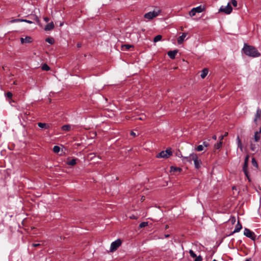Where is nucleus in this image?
Listing matches in <instances>:
<instances>
[{
    "mask_svg": "<svg viewBox=\"0 0 261 261\" xmlns=\"http://www.w3.org/2000/svg\"><path fill=\"white\" fill-rule=\"evenodd\" d=\"M182 158V161H187L190 163H192V161H194L195 168L199 169L201 165V161L198 159L197 155L196 153H192L188 156H181Z\"/></svg>",
    "mask_w": 261,
    "mask_h": 261,
    "instance_id": "f257e3e1",
    "label": "nucleus"
},
{
    "mask_svg": "<svg viewBox=\"0 0 261 261\" xmlns=\"http://www.w3.org/2000/svg\"><path fill=\"white\" fill-rule=\"evenodd\" d=\"M245 55L252 57H257L260 56V54L254 47L245 44L243 49Z\"/></svg>",
    "mask_w": 261,
    "mask_h": 261,
    "instance_id": "f03ea898",
    "label": "nucleus"
},
{
    "mask_svg": "<svg viewBox=\"0 0 261 261\" xmlns=\"http://www.w3.org/2000/svg\"><path fill=\"white\" fill-rule=\"evenodd\" d=\"M161 12V10L160 9L156 8L154 9V10L152 12H149L147 13H145L144 15V17L145 18L151 20L153 18L158 16L160 14Z\"/></svg>",
    "mask_w": 261,
    "mask_h": 261,
    "instance_id": "7ed1b4c3",
    "label": "nucleus"
},
{
    "mask_svg": "<svg viewBox=\"0 0 261 261\" xmlns=\"http://www.w3.org/2000/svg\"><path fill=\"white\" fill-rule=\"evenodd\" d=\"M250 148L252 151L257 152L261 149V142H255L253 140L250 141Z\"/></svg>",
    "mask_w": 261,
    "mask_h": 261,
    "instance_id": "20e7f679",
    "label": "nucleus"
},
{
    "mask_svg": "<svg viewBox=\"0 0 261 261\" xmlns=\"http://www.w3.org/2000/svg\"><path fill=\"white\" fill-rule=\"evenodd\" d=\"M172 154L171 149H167L166 150L161 151L156 155L157 158H168Z\"/></svg>",
    "mask_w": 261,
    "mask_h": 261,
    "instance_id": "39448f33",
    "label": "nucleus"
},
{
    "mask_svg": "<svg viewBox=\"0 0 261 261\" xmlns=\"http://www.w3.org/2000/svg\"><path fill=\"white\" fill-rule=\"evenodd\" d=\"M244 234L246 237L250 238L253 241H255L256 239V236L254 233V232L250 230L249 229L247 228H245L244 231Z\"/></svg>",
    "mask_w": 261,
    "mask_h": 261,
    "instance_id": "423d86ee",
    "label": "nucleus"
},
{
    "mask_svg": "<svg viewBox=\"0 0 261 261\" xmlns=\"http://www.w3.org/2000/svg\"><path fill=\"white\" fill-rule=\"evenodd\" d=\"M121 241L120 239H117L116 241L113 242L110 246V251L113 252L117 250V249L121 245Z\"/></svg>",
    "mask_w": 261,
    "mask_h": 261,
    "instance_id": "0eeeda50",
    "label": "nucleus"
},
{
    "mask_svg": "<svg viewBox=\"0 0 261 261\" xmlns=\"http://www.w3.org/2000/svg\"><path fill=\"white\" fill-rule=\"evenodd\" d=\"M232 10V7L230 3H228L226 7L221 6L219 9L220 12H222L226 14H229Z\"/></svg>",
    "mask_w": 261,
    "mask_h": 261,
    "instance_id": "6e6552de",
    "label": "nucleus"
},
{
    "mask_svg": "<svg viewBox=\"0 0 261 261\" xmlns=\"http://www.w3.org/2000/svg\"><path fill=\"white\" fill-rule=\"evenodd\" d=\"M204 10V8H202L201 6H198L196 8H193L189 12V14L190 16H194L196 13H201Z\"/></svg>",
    "mask_w": 261,
    "mask_h": 261,
    "instance_id": "1a4fd4ad",
    "label": "nucleus"
},
{
    "mask_svg": "<svg viewBox=\"0 0 261 261\" xmlns=\"http://www.w3.org/2000/svg\"><path fill=\"white\" fill-rule=\"evenodd\" d=\"M254 122L256 126H259V132H261V115H255L254 119Z\"/></svg>",
    "mask_w": 261,
    "mask_h": 261,
    "instance_id": "9d476101",
    "label": "nucleus"
},
{
    "mask_svg": "<svg viewBox=\"0 0 261 261\" xmlns=\"http://www.w3.org/2000/svg\"><path fill=\"white\" fill-rule=\"evenodd\" d=\"M260 134L261 132H259V130H257L255 132L254 137L251 140H253V141L255 142H259L260 139Z\"/></svg>",
    "mask_w": 261,
    "mask_h": 261,
    "instance_id": "9b49d317",
    "label": "nucleus"
},
{
    "mask_svg": "<svg viewBox=\"0 0 261 261\" xmlns=\"http://www.w3.org/2000/svg\"><path fill=\"white\" fill-rule=\"evenodd\" d=\"M242 228V226L241 224L240 223L239 221L238 222V223L237 224L236 227L234 229V230L228 236H230L231 235H232L233 233L239 232L241 229Z\"/></svg>",
    "mask_w": 261,
    "mask_h": 261,
    "instance_id": "f8f14e48",
    "label": "nucleus"
},
{
    "mask_svg": "<svg viewBox=\"0 0 261 261\" xmlns=\"http://www.w3.org/2000/svg\"><path fill=\"white\" fill-rule=\"evenodd\" d=\"M20 41L22 44L31 43L32 41V38L29 36H27L24 38H21Z\"/></svg>",
    "mask_w": 261,
    "mask_h": 261,
    "instance_id": "ddd939ff",
    "label": "nucleus"
},
{
    "mask_svg": "<svg viewBox=\"0 0 261 261\" xmlns=\"http://www.w3.org/2000/svg\"><path fill=\"white\" fill-rule=\"evenodd\" d=\"M27 115H20V116H19V119L20 120L21 124L23 127H25L27 125V122H25V118H27Z\"/></svg>",
    "mask_w": 261,
    "mask_h": 261,
    "instance_id": "4468645a",
    "label": "nucleus"
},
{
    "mask_svg": "<svg viewBox=\"0 0 261 261\" xmlns=\"http://www.w3.org/2000/svg\"><path fill=\"white\" fill-rule=\"evenodd\" d=\"M177 53V50H171L168 52V55L171 59H173L175 58V56Z\"/></svg>",
    "mask_w": 261,
    "mask_h": 261,
    "instance_id": "2eb2a0df",
    "label": "nucleus"
},
{
    "mask_svg": "<svg viewBox=\"0 0 261 261\" xmlns=\"http://www.w3.org/2000/svg\"><path fill=\"white\" fill-rule=\"evenodd\" d=\"M187 34L186 33H182L181 36H179L177 39V42L178 44H181L183 41H184V39L185 37L187 36Z\"/></svg>",
    "mask_w": 261,
    "mask_h": 261,
    "instance_id": "dca6fc26",
    "label": "nucleus"
},
{
    "mask_svg": "<svg viewBox=\"0 0 261 261\" xmlns=\"http://www.w3.org/2000/svg\"><path fill=\"white\" fill-rule=\"evenodd\" d=\"M38 126L42 129H48L49 128V125L45 123L39 122L38 123Z\"/></svg>",
    "mask_w": 261,
    "mask_h": 261,
    "instance_id": "f3484780",
    "label": "nucleus"
},
{
    "mask_svg": "<svg viewBox=\"0 0 261 261\" xmlns=\"http://www.w3.org/2000/svg\"><path fill=\"white\" fill-rule=\"evenodd\" d=\"M54 28V24L53 22H49L45 27L44 30L45 31H50Z\"/></svg>",
    "mask_w": 261,
    "mask_h": 261,
    "instance_id": "a211bd4d",
    "label": "nucleus"
},
{
    "mask_svg": "<svg viewBox=\"0 0 261 261\" xmlns=\"http://www.w3.org/2000/svg\"><path fill=\"white\" fill-rule=\"evenodd\" d=\"M208 72V69L204 68L201 71V75H200V76L201 77V78L202 79H204L205 77V76L207 75Z\"/></svg>",
    "mask_w": 261,
    "mask_h": 261,
    "instance_id": "6ab92c4d",
    "label": "nucleus"
},
{
    "mask_svg": "<svg viewBox=\"0 0 261 261\" xmlns=\"http://www.w3.org/2000/svg\"><path fill=\"white\" fill-rule=\"evenodd\" d=\"M249 156L248 155H246L245 160H244V163L243 166V169H247L248 168V160H249Z\"/></svg>",
    "mask_w": 261,
    "mask_h": 261,
    "instance_id": "aec40b11",
    "label": "nucleus"
},
{
    "mask_svg": "<svg viewBox=\"0 0 261 261\" xmlns=\"http://www.w3.org/2000/svg\"><path fill=\"white\" fill-rule=\"evenodd\" d=\"M76 159H73L67 161L66 164L68 165L74 166L76 164Z\"/></svg>",
    "mask_w": 261,
    "mask_h": 261,
    "instance_id": "412c9836",
    "label": "nucleus"
},
{
    "mask_svg": "<svg viewBox=\"0 0 261 261\" xmlns=\"http://www.w3.org/2000/svg\"><path fill=\"white\" fill-rule=\"evenodd\" d=\"M237 141L238 147L239 148L241 151H242L243 150V146L242 145L241 141L240 139V138L239 136H238L237 138Z\"/></svg>",
    "mask_w": 261,
    "mask_h": 261,
    "instance_id": "4be33fe9",
    "label": "nucleus"
},
{
    "mask_svg": "<svg viewBox=\"0 0 261 261\" xmlns=\"http://www.w3.org/2000/svg\"><path fill=\"white\" fill-rule=\"evenodd\" d=\"M133 46L129 44H124L122 45L121 48L122 50H128L130 48L132 47Z\"/></svg>",
    "mask_w": 261,
    "mask_h": 261,
    "instance_id": "5701e85b",
    "label": "nucleus"
},
{
    "mask_svg": "<svg viewBox=\"0 0 261 261\" xmlns=\"http://www.w3.org/2000/svg\"><path fill=\"white\" fill-rule=\"evenodd\" d=\"M71 129V126L69 124L64 125L62 126V129L64 131H69Z\"/></svg>",
    "mask_w": 261,
    "mask_h": 261,
    "instance_id": "b1692460",
    "label": "nucleus"
},
{
    "mask_svg": "<svg viewBox=\"0 0 261 261\" xmlns=\"http://www.w3.org/2000/svg\"><path fill=\"white\" fill-rule=\"evenodd\" d=\"M162 36L161 35H158L154 38L153 41L154 42H156L158 41H160L162 39Z\"/></svg>",
    "mask_w": 261,
    "mask_h": 261,
    "instance_id": "393cba45",
    "label": "nucleus"
},
{
    "mask_svg": "<svg viewBox=\"0 0 261 261\" xmlns=\"http://www.w3.org/2000/svg\"><path fill=\"white\" fill-rule=\"evenodd\" d=\"M41 69L43 70L48 71L50 69V67L46 64H44L42 66Z\"/></svg>",
    "mask_w": 261,
    "mask_h": 261,
    "instance_id": "a878e982",
    "label": "nucleus"
},
{
    "mask_svg": "<svg viewBox=\"0 0 261 261\" xmlns=\"http://www.w3.org/2000/svg\"><path fill=\"white\" fill-rule=\"evenodd\" d=\"M170 168H171V171H174V172H177V171L179 172L181 170L180 168L175 167H173V166H171Z\"/></svg>",
    "mask_w": 261,
    "mask_h": 261,
    "instance_id": "bb28decb",
    "label": "nucleus"
},
{
    "mask_svg": "<svg viewBox=\"0 0 261 261\" xmlns=\"http://www.w3.org/2000/svg\"><path fill=\"white\" fill-rule=\"evenodd\" d=\"M243 171L245 176L247 177V178L248 179L249 181H250V179L249 177V173H248V171L247 170V169H243Z\"/></svg>",
    "mask_w": 261,
    "mask_h": 261,
    "instance_id": "cd10ccee",
    "label": "nucleus"
},
{
    "mask_svg": "<svg viewBox=\"0 0 261 261\" xmlns=\"http://www.w3.org/2000/svg\"><path fill=\"white\" fill-rule=\"evenodd\" d=\"M148 225V222H142L139 224V227L140 228H143L147 226Z\"/></svg>",
    "mask_w": 261,
    "mask_h": 261,
    "instance_id": "c85d7f7f",
    "label": "nucleus"
},
{
    "mask_svg": "<svg viewBox=\"0 0 261 261\" xmlns=\"http://www.w3.org/2000/svg\"><path fill=\"white\" fill-rule=\"evenodd\" d=\"M60 150V147L58 146H55L53 148V151L55 153H58Z\"/></svg>",
    "mask_w": 261,
    "mask_h": 261,
    "instance_id": "c756f323",
    "label": "nucleus"
},
{
    "mask_svg": "<svg viewBox=\"0 0 261 261\" xmlns=\"http://www.w3.org/2000/svg\"><path fill=\"white\" fill-rule=\"evenodd\" d=\"M45 41L49 43V44H52L54 43V39L52 38H47L45 40Z\"/></svg>",
    "mask_w": 261,
    "mask_h": 261,
    "instance_id": "7c9ffc66",
    "label": "nucleus"
},
{
    "mask_svg": "<svg viewBox=\"0 0 261 261\" xmlns=\"http://www.w3.org/2000/svg\"><path fill=\"white\" fill-rule=\"evenodd\" d=\"M189 253L190 254V256L192 257H196V254L194 253V252L192 250H189Z\"/></svg>",
    "mask_w": 261,
    "mask_h": 261,
    "instance_id": "2f4dec72",
    "label": "nucleus"
},
{
    "mask_svg": "<svg viewBox=\"0 0 261 261\" xmlns=\"http://www.w3.org/2000/svg\"><path fill=\"white\" fill-rule=\"evenodd\" d=\"M197 151H201L203 150V145H199L196 148Z\"/></svg>",
    "mask_w": 261,
    "mask_h": 261,
    "instance_id": "473e14b6",
    "label": "nucleus"
},
{
    "mask_svg": "<svg viewBox=\"0 0 261 261\" xmlns=\"http://www.w3.org/2000/svg\"><path fill=\"white\" fill-rule=\"evenodd\" d=\"M251 161H252V164L253 166H254L256 167H257V166H258L257 163L254 158L252 159Z\"/></svg>",
    "mask_w": 261,
    "mask_h": 261,
    "instance_id": "72a5a7b5",
    "label": "nucleus"
},
{
    "mask_svg": "<svg viewBox=\"0 0 261 261\" xmlns=\"http://www.w3.org/2000/svg\"><path fill=\"white\" fill-rule=\"evenodd\" d=\"M222 142H219L215 145V147L216 149H219L222 146Z\"/></svg>",
    "mask_w": 261,
    "mask_h": 261,
    "instance_id": "f704fd0d",
    "label": "nucleus"
},
{
    "mask_svg": "<svg viewBox=\"0 0 261 261\" xmlns=\"http://www.w3.org/2000/svg\"><path fill=\"white\" fill-rule=\"evenodd\" d=\"M12 96H13V94L11 92H8L7 93H6V96L7 98H9V99H11L12 97Z\"/></svg>",
    "mask_w": 261,
    "mask_h": 261,
    "instance_id": "c9c22d12",
    "label": "nucleus"
},
{
    "mask_svg": "<svg viewBox=\"0 0 261 261\" xmlns=\"http://www.w3.org/2000/svg\"><path fill=\"white\" fill-rule=\"evenodd\" d=\"M195 259L194 261H202V257L201 255H199L198 256H196L195 257Z\"/></svg>",
    "mask_w": 261,
    "mask_h": 261,
    "instance_id": "e433bc0d",
    "label": "nucleus"
},
{
    "mask_svg": "<svg viewBox=\"0 0 261 261\" xmlns=\"http://www.w3.org/2000/svg\"><path fill=\"white\" fill-rule=\"evenodd\" d=\"M203 146L204 147H208L210 145V144L208 141H203L202 143Z\"/></svg>",
    "mask_w": 261,
    "mask_h": 261,
    "instance_id": "4c0bfd02",
    "label": "nucleus"
},
{
    "mask_svg": "<svg viewBox=\"0 0 261 261\" xmlns=\"http://www.w3.org/2000/svg\"><path fill=\"white\" fill-rule=\"evenodd\" d=\"M231 4L234 7H237V1L236 0H231Z\"/></svg>",
    "mask_w": 261,
    "mask_h": 261,
    "instance_id": "58836bf2",
    "label": "nucleus"
},
{
    "mask_svg": "<svg viewBox=\"0 0 261 261\" xmlns=\"http://www.w3.org/2000/svg\"><path fill=\"white\" fill-rule=\"evenodd\" d=\"M22 19H13L11 21V22H20V21H22Z\"/></svg>",
    "mask_w": 261,
    "mask_h": 261,
    "instance_id": "ea45409f",
    "label": "nucleus"
},
{
    "mask_svg": "<svg viewBox=\"0 0 261 261\" xmlns=\"http://www.w3.org/2000/svg\"><path fill=\"white\" fill-rule=\"evenodd\" d=\"M32 246L33 247H38V246H40V244H39V243H37V244L33 243V244H32Z\"/></svg>",
    "mask_w": 261,
    "mask_h": 261,
    "instance_id": "a19ab883",
    "label": "nucleus"
},
{
    "mask_svg": "<svg viewBox=\"0 0 261 261\" xmlns=\"http://www.w3.org/2000/svg\"><path fill=\"white\" fill-rule=\"evenodd\" d=\"M22 21L26 22H28L29 23H32V21H31L30 20H27V19H22Z\"/></svg>",
    "mask_w": 261,
    "mask_h": 261,
    "instance_id": "79ce46f5",
    "label": "nucleus"
},
{
    "mask_svg": "<svg viewBox=\"0 0 261 261\" xmlns=\"http://www.w3.org/2000/svg\"><path fill=\"white\" fill-rule=\"evenodd\" d=\"M230 220L232 223H234L236 222V218L234 217H232Z\"/></svg>",
    "mask_w": 261,
    "mask_h": 261,
    "instance_id": "37998d69",
    "label": "nucleus"
},
{
    "mask_svg": "<svg viewBox=\"0 0 261 261\" xmlns=\"http://www.w3.org/2000/svg\"><path fill=\"white\" fill-rule=\"evenodd\" d=\"M224 137V136L221 135V136H220L219 138V140H220L219 142H222V140L223 139Z\"/></svg>",
    "mask_w": 261,
    "mask_h": 261,
    "instance_id": "c03bdc74",
    "label": "nucleus"
},
{
    "mask_svg": "<svg viewBox=\"0 0 261 261\" xmlns=\"http://www.w3.org/2000/svg\"><path fill=\"white\" fill-rule=\"evenodd\" d=\"M130 135H132V136H134V137L136 136V133H134V132H133V131H132V132H130Z\"/></svg>",
    "mask_w": 261,
    "mask_h": 261,
    "instance_id": "a18cd8bd",
    "label": "nucleus"
},
{
    "mask_svg": "<svg viewBox=\"0 0 261 261\" xmlns=\"http://www.w3.org/2000/svg\"><path fill=\"white\" fill-rule=\"evenodd\" d=\"M44 19L45 21H46V22H48L49 20V18H48V17H44Z\"/></svg>",
    "mask_w": 261,
    "mask_h": 261,
    "instance_id": "49530a36",
    "label": "nucleus"
},
{
    "mask_svg": "<svg viewBox=\"0 0 261 261\" xmlns=\"http://www.w3.org/2000/svg\"><path fill=\"white\" fill-rule=\"evenodd\" d=\"M82 46V43H78L77 44V47L78 48H80Z\"/></svg>",
    "mask_w": 261,
    "mask_h": 261,
    "instance_id": "de8ad7c7",
    "label": "nucleus"
},
{
    "mask_svg": "<svg viewBox=\"0 0 261 261\" xmlns=\"http://www.w3.org/2000/svg\"><path fill=\"white\" fill-rule=\"evenodd\" d=\"M212 139H214V140H217V136L216 135H214L212 137Z\"/></svg>",
    "mask_w": 261,
    "mask_h": 261,
    "instance_id": "09e8293b",
    "label": "nucleus"
},
{
    "mask_svg": "<svg viewBox=\"0 0 261 261\" xmlns=\"http://www.w3.org/2000/svg\"><path fill=\"white\" fill-rule=\"evenodd\" d=\"M260 113H261V111H260L259 109H258L257 111V112H256V114H260Z\"/></svg>",
    "mask_w": 261,
    "mask_h": 261,
    "instance_id": "8fccbe9b",
    "label": "nucleus"
},
{
    "mask_svg": "<svg viewBox=\"0 0 261 261\" xmlns=\"http://www.w3.org/2000/svg\"><path fill=\"white\" fill-rule=\"evenodd\" d=\"M169 234H165V238H168L169 237Z\"/></svg>",
    "mask_w": 261,
    "mask_h": 261,
    "instance_id": "3c124183",
    "label": "nucleus"
},
{
    "mask_svg": "<svg viewBox=\"0 0 261 261\" xmlns=\"http://www.w3.org/2000/svg\"><path fill=\"white\" fill-rule=\"evenodd\" d=\"M130 118L129 116L128 115H126V119H129Z\"/></svg>",
    "mask_w": 261,
    "mask_h": 261,
    "instance_id": "603ef678",
    "label": "nucleus"
},
{
    "mask_svg": "<svg viewBox=\"0 0 261 261\" xmlns=\"http://www.w3.org/2000/svg\"><path fill=\"white\" fill-rule=\"evenodd\" d=\"M228 135V133L226 132L225 133L224 135L223 136H224V137L226 136L227 135Z\"/></svg>",
    "mask_w": 261,
    "mask_h": 261,
    "instance_id": "864d4df0",
    "label": "nucleus"
},
{
    "mask_svg": "<svg viewBox=\"0 0 261 261\" xmlns=\"http://www.w3.org/2000/svg\"><path fill=\"white\" fill-rule=\"evenodd\" d=\"M139 120H143V118L142 117H139L138 118Z\"/></svg>",
    "mask_w": 261,
    "mask_h": 261,
    "instance_id": "5fc2aeb1",
    "label": "nucleus"
},
{
    "mask_svg": "<svg viewBox=\"0 0 261 261\" xmlns=\"http://www.w3.org/2000/svg\"><path fill=\"white\" fill-rule=\"evenodd\" d=\"M232 190H236V187H233L232 188Z\"/></svg>",
    "mask_w": 261,
    "mask_h": 261,
    "instance_id": "6e6d98bb",
    "label": "nucleus"
},
{
    "mask_svg": "<svg viewBox=\"0 0 261 261\" xmlns=\"http://www.w3.org/2000/svg\"><path fill=\"white\" fill-rule=\"evenodd\" d=\"M168 228V225H166L165 226V229H167Z\"/></svg>",
    "mask_w": 261,
    "mask_h": 261,
    "instance_id": "4d7b16f0",
    "label": "nucleus"
},
{
    "mask_svg": "<svg viewBox=\"0 0 261 261\" xmlns=\"http://www.w3.org/2000/svg\"><path fill=\"white\" fill-rule=\"evenodd\" d=\"M13 84H14V85H16V84H17V83H16V81H15V82H14Z\"/></svg>",
    "mask_w": 261,
    "mask_h": 261,
    "instance_id": "13d9d810",
    "label": "nucleus"
},
{
    "mask_svg": "<svg viewBox=\"0 0 261 261\" xmlns=\"http://www.w3.org/2000/svg\"><path fill=\"white\" fill-rule=\"evenodd\" d=\"M246 261H251V260H250V259H248L246 260Z\"/></svg>",
    "mask_w": 261,
    "mask_h": 261,
    "instance_id": "bf43d9fd",
    "label": "nucleus"
},
{
    "mask_svg": "<svg viewBox=\"0 0 261 261\" xmlns=\"http://www.w3.org/2000/svg\"><path fill=\"white\" fill-rule=\"evenodd\" d=\"M130 218H134V219H135V216H132V217H131Z\"/></svg>",
    "mask_w": 261,
    "mask_h": 261,
    "instance_id": "052dcab7",
    "label": "nucleus"
},
{
    "mask_svg": "<svg viewBox=\"0 0 261 261\" xmlns=\"http://www.w3.org/2000/svg\"><path fill=\"white\" fill-rule=\"evenodd\" d=\"M213 261H217L216 259H214L213 260Z\"/></svg>",
    "mask_w": 261,
    "mask_h": 261,
    "instance_id": "680f3d73",
    "label": "nucleus"
}]
</instances>
